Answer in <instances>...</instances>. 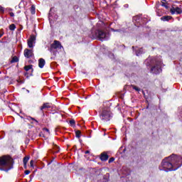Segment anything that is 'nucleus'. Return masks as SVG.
Here are the masks:
<instances>
[{"label": "nucleus", "mask_w": 182, "mask_h": 182, "mask_svg": "<svg viewBox=\"0 0 182 182\" xmlns=\"http://www.w3.org/2000/svg\"><path fill=\"white\" fill-rule=\"evenodd\" d=\"M182 166V157L172 154L164 159L159 166V170L163 171H176Z\"/></svg>", "instance_id": "1"}, {"label": "nucleus", "mask_w": 182, "mask_h": 182, "mask_svg": "<svg viewBox=\"0 0 182 182\" xmlns=\"http://www.w3.org/2000/svg\"><path fill=\"white\" fill-rule=\"evenodd\" d=\"M14 167V159L11 156L4 155L0 156V170L9 171Z\"/></svg>", "instance_id": "2"}, {"label": "nucleus", "mask_w": 182, "mask_h": 182, "mask_svg": "<svg viewBox=\"0 0 182 182\" xmlns=\"http://www.w3.org/2000/svg\"><path fill=\"white\" fill-rule=\"evenodd\" d=\"M62 48H63V46H62V45L60 44V42H59L58 41H54L53 43L51 44L50 49H49V50L51 53L50 59L54 60V59H55L56 55L58 53V50L61 49Z\"/></svg>", "instance_id": "3"}, {"label": "nucleus", "mask_w": 182, "mask_h": 182, "mask_svg": "<svg viewBox=\"0 0 182 182\" xmlns=\"http://www.w3.org/2000/svg\"><path fill=\"white\" fill-rule=\"evenodd\" d=\"M156 65L152 67L151 69V71L152 73H155L157 75L158 73H160L161 72V65H163V63H161V60H155Z\"/></svg>", "instance_id": "4"}, {"label": "nucleus", "mask_w": 182, "mask_h": 182, "mask_svg": "<svg viewBox=\"0 0 182 182\" xmlns=\"http://www.w3.org/2000/svg\"><path fill=\"white\" fill-rule=\"evenodd\" d=\"M95 36L98 38L100 41L109 39V34L102 30H97L95 31Z\"/></svg>", "instance_id": "5"}, {"label": "nucleus", "mask_w": 182, "mask_h": 182, "mask_svg": "<svg viewBox=\"0 0 182 182\" xmlns=\"http://www.w3.org/2000/svg\"><path fill=\"white\" fill-rule=\"evenodd\" d=\"M110 118V108H104L101 113V119L102 120H109Z\"/></svg>", "instance_id": "6"}, {"label": "nucleus", "mask_w": 182, "mask_h": 182, "mask_svg": "<svg viewBox=\"0 0 182 182\" xmlns=\"http://www.w3.org/2000/svg\"><path fill=\"white\" fill-rule=\"evenodd\" d=\"M50 135V132L48 128H43V131L39 134L40 137H44L45 139H48Z\"/></svg>", "instance_id": "7"}, {"label": "nucleus", "mask_w": 182, "mask_h": 182, "mask_svg": "<svg viewBox=\"0 0 182 182\" xmlns=\"http://www.w3.org/2000/svg\"><path fill=\"white\" fill-rule=\"evenodd\" d=\"M35 41H36V38L34 36H31L27 41L28 48H33V43H35Z\"/></svg>", "instance_id": "8"}, {"label": "nucleus", "mask_w": 182, "mask_h": 182, "mask_svg": "<svg viewBox=\"0 0 182 182\" xmlns=\"http://www.w3.org/2000/svg\"><path fill=\"white\" fill-rule=\"evenodd\" d=\"M170 12L171 14V15H174V14H182V10L180 7H174L173 6L171 9H170Z\"/></svg>", "instance_id": "9"}, {"label": "nucleus", "mask_w": 182, "mask_h": 182, "mask_svg": "<svg viewBox=\"0 0 182 182\" xmlns=\"http://www.w3.org/2000/svg\"><path fill=\"white\" fill-rule=\"evenodd\" d=\"M25 58H32L33 56V50L26 48L24 50Z\"/></svg>", "instance_id": "10"}, {"label": "nucleus", "mask_w": 182, "mask_h": 182, "mask_svg": "<svg viewBox=\"0 0 182 182\" xmlns=\"http://www.w3.org/2000/svg\"><path fill=\"white\" fill-rule=\"evenodd\" d=\"M100 159L102 161H107V160H109V155H107V153L103 152L101 154Z\"/></svg>", "instance_id": "11"}, {"label": "nucleus", "mask_w": 182, "mask_h": 182, "mask_svg": "<svg viewBox=\"0 0 182 182\" xmlns=\"http://www.w3.org/2000/svg\"><path fill=\"white\" fill-rule=\"evenodd\" d=\"M45 60L43 58H40L38 60V66L39 68H41V69H42V68H43V66H45Z\"/></svg>", "instance_id": "12"}, {"label": "nucleus", "mask_w": 182, "mask_h": 182, "mask_svg": "<svg viewBox=\"0 0 182 182\" xmlns=\"http://www.w3.org/2000/svg\"><path fill=\"white\" fill-rule=\"evenodd\" d=\"M170 19H173V17L171 16H164L161 18V20L163 21L164 22L168 21Z\"/></svg>", "instance_id": "13"}, {"label": "nucleus", "mask_w": 182, "mask_h": 182, "mask_svg": "<svg viewBox=\"0 0 182 182\" xmlns=\"http://www.w3.org/2000/svg\"><path fill=\"white\" fill-rule=\"evenodd\" d=\"M40 109L41 110H48V109H50V105H49V103L43 104Z\"/></svg>", "instance_id": "14"}, {"label": "nucleus", "mask_w": 182, "mask_h": 182, "mask_svg": "<svg viewBox=\"0 0 182 182\" xmlns=\"http://www.w3.org/2000/svg\"><path fill=\"white\" fill-rule=\"evenodd\" d=\"M161 3V6H164V8H166V9H168V4L167 3V1L162 0Z\"/></svg>", "instance_id": "15"}, {"label": "nucleus", "mask_w": 182, "mask_h": 182, "mask_svg": "<svg viewBox=\"0 0 182 182\" xmlns=\"http://www.w3.org/2000/svg\"><path fill=\"white\" fill-rule=\"evenodd\" d=\"M29 159H30L29 156H26L23 158V163L24 166H26V164H28V161H29Z\"/></svg>", "instance_id": "16"}, {"label": "nucleus", "mask_w": 182, "mask_h": 182, "mask_svg": "<svg viewBox=\"0 0 182 182\" xmlns=\"http://www.w3.org/2000/svg\"><path fill=\"white\" fill-rule=\"evenodd\" d=\"M31 69H32V65H26L24 67V70L28 72V70H31Z\"/></svg>", "instance_id": "17"}, {"label": "nucleus", "mask_w": 182, "mask_h": 182, "mask_svg": "<svg viewBox=\"0 0 182 182\" xmlns=\"http://www.w3.org/2000/svg\"><path fill=\"white\" fill-rule=\"evenodd\" d=\"M10 31H14V29H16V26L15 24H11L9 26Z\"/></svg>", "instance_id": "18"}, {"label": "nucleus", "mask_w": 182, "mask_h": 182, "mask_svg": "<svg viewBox=\"0 0 182 182\" xmlns=\"http://www.w3.org/2000/svg\"><path fill=\"white\" fill-rule=\"evenodd\" d=\"M132 89H134V90H136V92H140V88H139L136 85H132Z\"/></svg>", "instance_id": "19"}, {"label": "nucleus", "mask_w": 182, "mask_h": 182, "mask_svg": "<svg viewBox=\"0 0 182 182\" xmlns=\"http://www.w3.org/2000/svg\"><path fill=\"white\" fill-rule=\"evenodd\" d=\"M80 133L81 132L80 130L76 131L75 136H76V137H77V139H79L80 137Z\"/></svg>", "instance_id": "20"}, {"label": "nucleus", "mask_w": 182, "mask_h": 182, "mask_svg": "<svg viewBox=\"0 0 182 182\" xmlns=\"http://www.w3.org/2000/svg\"><path fill=\"white\" fill-rule=\"evenodd\" d=\"M5 12V8L0 6V13L4 14Z\"/></svg>", "instance_id": "21"}, {"label": "nucleus", "mask_w": 182, "mask_h": 182, "mask_svg": "<svg viewBox=\"0 0 182 182\" xmlns=\"http://www.w3.org/2000/svg\"><path fill=\"white\" fill-rule=\"evenodd\" d=\"M11 62H18V57L14 56V57L12 58Z\"/></svg>", "instance_id": "22"}, {"label": "nucleus", "mask_w": 182, "mask_h": 182, "mask_svg": "<svg viewBox=\"0 0 182 182\" xmlns=\"http://www.w3.org/2000/svg\"><path fill=\"white\" fill-rule=\"evenodd\" d=\"M70 124L72 127L75 126V120L73 119L70 120Z\"/></svg>", "instance_id": "23"}, {"label": "nucleus", "mask_w": 182, "mask_h": 182, "mask_svg": "<svg viewBox=\"0 0 182 182\" xmlns=\"http://www.w3.org/2000/svg\"><path fill=\"white\" fill-rule=\"evenodd\" d=\"M31 14H35V6H31Z\"/></svg>", "instance_id": "24"}, {"label": "nucleus", "mask_w": 182, "mask_h": 182, "mask_svg": "<svg viewBox=\"0 0 182 182\" xmlns=\"http://www.w3.org/2000/svg\"><path fill=\"white\" fill-rule=\"evenodd\" d=\"M113 161H114V158H110V159H109L108 163H113Z\"/></svg>", "instance_id": "25"}, {"label": "nucleus", "mask_w": 182, "mask_h": 182, "mask_svg": "<svg viewBox=\"0 0 182 182\" xmlns=\"http://www.w3.org/2000/svg\"><path fill=\"white\" fill-rule=\"evenodd\" d=\"M30 167H32V168H33V160H31L30 161Z\"/></svg>", "instance_id": "26"}, {"label": "nucleus", "mask_w": 182, "mask_h": 182, "mask_svg": "<svg viewBox=\"0 0 182 182\" xmlns=\"http://www.w3.org/2000/svg\"><path fill=\"white\" fill-rule=\"evenodd\" d=\"M4 36V31L2 30L0 31V38H2Z\"/></svg>", "instance_id": "27"}, {"label": "nucleus", "mask_w": 182, "mask_h": 182, "mask_svg": "<svg viewBox=\"0 0 182 182\" xmlns=\"http://www.w3.org/2000/svg\"><path fill=\"white\" fill-rule=\"evenodd\" d=\"M30 173H31V171H28V170H26L25 171V174H26V175L30 174Z\"/></svg>", "instance_id": "28"}, {"label": "nucleus", "mask_w": 182, "mask_h": 182, "mask_svg": "<svg viewBox=\"0 0 182 182\" xmlns=\"http://www.w3.org/2000/svg\"><path fill=\"white\" fill-rule=\"evenodd\" d=\"M17 82H18V83H21V84L23 83V81H22L21 80H18Z\"/></svg>", "instance_id": "29"}, {"label": "nucleus", "mask_w": 182, "mask_h": 182, "mask_svg": "<svg viewBox=\"0 0 182 182\" xmlns=\"http://www.w3.org/2000/svg\"><path fill=\"white\" fill-rule=\"evenodd\" d=\"M139 53H141V48L139 50V53H136V56H139Z\"/></svg>", "instance_id": "30"}, {"label": "nucleus", "mask_w": 182, "mask_h": 182, "mask_svg": "<svg viewBox=\"0 0 182 182\" xmlns=\"http://www.w3.org/2000/svg\"><path fill=\"white\" fill-rule=\"evenodd\" d=\"M15 14H14V13H10V16H14Z\"/></svg>", "instance_id": "31"}, {"label": "nucleus", "mask_w": 182, "mask_h": 182, "mask_svg": "<svg viewBox=\"0 0 182 182\" xmlns=\"http://www.w3.org/2000/svg\"><path fill=\"white\" fill-rule=\"evenodd\" d=\"M89 153H90V151H85V154H89Z\"/></svg>", "instance_id": "32"}, {"label": "nucleus", "mask_w": 182, "mask_h": 182, "mask_svg": "<svg viewBox=\"0 0 182 182\" xmlns=\"http://www.w3.org/2000/svg\"><path fill=\"white\" fill-rule=\"evenodd\" d=\"M31 119H32V120H34L35 122H38V121H36L35 119H33V118H31Z\"/></svg>", "instance_id": "33"}, {"label": "nucleus", "mask_w": 182, "mask_h": 182, "mask_svg": "<svg viewBox=\"0 0 182 182\" xmlns=\"http://www.w3.org/2000/svg\"><path fill=\"white\" fill-rule=\"evenodd\" d=\"M112 31H114V32L115 31L114 29H112Z\"/></svg>", "instance_id": "34"}]
</instances>
